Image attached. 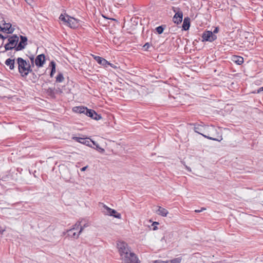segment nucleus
<instances>
[{"label":"nucleus","mask_w":263,"mask_h":263,"mask_svg":"<svg viewBox=\"0 0 263 263\" xmlns=\"http://www.w3.org/2000/svg\"><path fill=\"white\" fill-rule=\"evenodd\" d=\"M194 130L195 132L201 135L204 138H207L210 140H212L213 141H216L220 142L222 140L223 138L221 135L217 136V138H214L213 137L210 136V134L208 133V135H206L202 133V132L204 133H212L214 132H217V129L214 126H202L200 124H194Z\"/></svg>","instance_id":"f257e3e1"},{"label":"nucleus","mask_w":263,"mask_h":263,"mask_svg":"<svg viewBox=\"0 0 263 263\" xmlns=\"http://www.w3.org/2000/svg\"><path fill=\"white\" fill-rule=\"evenodd\" d=\"M18 65V70L21 76L23 77H26L29 73L32 72L31 65L29 61H26L22 58H18L16 59Z\"/></svg>","instance_id":"f03ea898"},{"label":"nucleus","mask_w":263,"mask_h":263,"mask_svg":"<svg viewBox=\"0 0 263 263\" xmlns=\"http://www.w3.org/2000/svg\"><path fill=\"white\" fill-rule=\"evenodd\" d=\"M7 39L8 43L4 45L5 49L1 51V52L4 53L7 51L12 50V49L16 51V47L19 41V37L16 34H13L12 36H8Z\"/></svg>","instance_id":"7ed1b4c3"},{"label":"nucleus","mask_w":263,"mask_h":263,"mask_svg":"<svg viewBox=\"0 0 263 263\" xmlns=\"http://www.w3.org/2000/svg\"><path fill=\"white\" fill-rule=\"evenodd\" d=\"M121 258L125 263H139L137 256L134 252H132L131 249L129 253H126Z\"/></svg>","instance_id":"20e7f679"},{"label":"nucleus","mask_w":263,"mask_h":263,"mask_svg":"<svg viewBox=\"0 0 263 263\" xmlns=\"http://www.w3.org/2000/svg\"><path fill=\"white\" fill-rule=\"evenodd\" d=\"M117 248L120 254L121 258L126 253H129L130 247L128 244L124 241H120L117 243Z\"/></svg>","instance_id":"39448f33"},{"label":"nucleus","mask_w":263,"mask_h":263,"mask_svg":"<svg viewBox=\"0 0 263 263\" xmlns=\"http://www.w3.org/2000/svg\"><path fill=\"white\" fill-rule=\"evenodd\" d=\"M172 10L175 14L173 17V21L177 24H180L182 21L183 12L179 7H172Z\"/></svg>","instance_id":"423d86ee"},{"label":"nucleus","mask_w":263,"mask_h":263,"mask_svg":"<svg viewBox=\"0 0 263 263\" xmlns=\"http://www.w3.org/2000/svg\"><path fill=\"white\" fill-rule=\"evenodd\" d=\"M202 42H212L216 40L217 36L211 31H205L202 35Z\"/></svg>","instance_id":"0eeeda50"},{"label":"nucleus","mask_w":263,"mask_h":263,"mask_svg":"<svg viewBox=\"0 0 263 263\" xmlns=\"http://www.w3.org/2000/svg\"><path fill=\"white\" fill-rule=\"evenodd\" d=\"M20 41L17 43L16 47V51H20L24 49L27 45V37L25 36L20 35Z\"/></svg>","instance_id":"6e6552de"},{"label":"nucleus","mask_w":263,"mask_h":263,"mask_svg":"<svg viewBox=\"0 0 263 263\" xmlns=\"http://www.w3.org/2000/svg\"><path fill=\"white\" fill-rule=\"evenodd\" d=\"M85 115L88 117H89L97 121L102 118L101 115L98 114L94 110L90 109L87 108Z\"/></svg>","instance_id":"1a4fd4ad"},{"label":"nucleus","mask_w":263,"mask_h":263,"mask_svg":"<svg viewBox=\"0 0 263 263\" xmlns=\"http://www.w3.org/2000/svg\"><path fill=\"white\" fill-rule=\"evenodd\" d=\"M45 62V57L44 54L38 55L35 59V64L38 67L43 66Z\"/></svg>","instance_id":"9d476101"},{"label":"nucleus","mask_w":263,"mask_h":263,"mask_svg":"<svg viewBox=\"0 0 263 263\" xmlns=\"http://www.w3.org/2000/svg\"><path fill=\"white\" fill-rule=\"evenodd\" d=\"M3 25L4 27H2V32H7V33H12L14 30V29L12 27V25L10 23H6L4 20H3Z\"/></svg>","instance_id":"9b49d317"},{"label":"nucleus","mask_w":263,"mask_h":263,"mask_svg":"<svg viewBox=\"0 0 263 263\" xmlns=\"http://www.w3.org/2000/svg\"><path fill=\"white\" fill-rule=\"evenodd\" d=\"M92 57H93V59L101 65L107 67L108 65L109 64V62L101 57L94 55H92Z\"/></svg>","instance_id":"f8f14e48"},{"label":"nucleus","mask_w":263,"mask_h":263,"mask_svg":"<svg viewBox=\"0 0 263 263\" xmlns=\"http://www.w3.org/2000/svg\"><path fill=\"white\" fill-rule=\"evenodd\" d=\"M67 25L70 28H76L78 25V22L77 20L73 17H69L67 15Z\"/></svg>","instance_id":"ddd939ff"},{"label":"nucleus","mask_w":263,"mask_h":263,"mask_svg":"<svg viewBox=\"0 0 263 263\" xmlns=\"http://www.w3.org/2000/svg\"><path fill=\"white\" fill-rule=\"evenodd\" d=\"M83 230V227H81L80 230L78 233L76 232H73V230H68L67 231V235L68 236H70L73 238H78Z\"/></svg>","instance_id":"4468645a"},{"label":"nucleus","mask_w":263,"mask_h":263,"mask_svg":"<svg viewBox=\"0 0 263 263\" xmlns=\"http://www.w3.org/2000/svg\"><path fill=\"white\" fill-rule=\"evenodd\" d=\"M5 64L9 68L10 70H14L15 67V58H9L7 59L5 62Z\"/></svg>","instance_id":"2eb2a0df"},{"label":"nucleus","mask_w":263,"mask_h":263,"mask_svg":"<svg viewBox=\"0 0 263 263\" xmlns=\"http://www.w3.org/2000/svg\"><path fill=\"white\" fill-rule=\"evenodd\" d=\"M190 27V18L189 17L184 18L182 24V30L184 31L188 30Z\"/></svg>","instance_id":"dca6fc26"},{"label":"nucleus","mask_w":263,"mask_h":263,"mask_svg":"<svg viewBox=\"0 0 263 263\" xmlns=\"http://www.w3.org/2000/svg\"><path fill=\"white\" fill-rule=\"evenodd\" d=\"M87 108L86 107L84 106H76L73 108V110L76 112L80 114H86V110Z\"/></svg>","instance_id":"f3484780"},{"label":"nucleus","mask_w":263,"mask_h":263,"mask_svg":"<svg viewBox=\"0 0 263 263\" xmlns=\"http://www.w3.org/2000/svg\"><path fill=\"white\" fill-rule=\"evenodd\" d=\"M49 67H51V72L50 73V76L51 78L53 77L54 74L56 71V64L54 61H52L50 62L49 64Z\"/></svg>","instance_id":"a211bd4d"},{"label":"nucleus","mask_w":263,"mask_h":263,"mask_svg":"<svg viewBox=\"0 0 263 263\" xmlns=\"http://www.w3.org/2000/svg\"><path fill=\"white\" fill-rule=\"evenodd\" d=\"M168 211L161 206H159L158 210H157V214L163 217L166 216L168 214Z\"/></svg>","instance_id":"6ab92c4d"},{"label":"nucleus","mask_w":263,"mask_h":263,"mask_svg":"<svg viewBox=\"0 0 263 263\" xmlns=\"http://www.w3.org/2000/svg\"><path fill=\"white\" fill-rule=\"evenodd\" d=\"M233 61L238 65H241L243 63V58L241 57L235 55L233 58Z\"/></svg>","instance_id":"aec40b11"},{"label":"nucleus","mask_w":263,"mask_h":263,"mask_svg":"<svg viewBox=\"0 0 263 263\" xmlns=\"http://www.w3.org/2000/svg\"><path fill=\"white\" fill-rule=\"evenodd\" d=\"M109 216H114V217L118 219H120L121 217V214L117 213L114 209H111L110 213H109Z\"/></svg>","instance_id":"412c9836"},{"label":"nucleus","mask_w":263,"mask_h":263,"mask_svg":"<svg viewBox=\"0 0 263 263\" xmlns=\"http://www.w3.org/2000/svg\"><path fill=\"white\" fill-rule=\"evenodd\" d=\"M101 204H102L103 205V212L106 215H109V213H110V211L112 209L108 207L107 205L102 203H101Z\"/></svg>","instance_id":"4be33fe9"},{"label":"nucleus","mask_w":263,"mask_h":263,"mask_svg":"<svg viewBox=\"0 0 263 263\" xmlns=\"http://www.w3.org/2000/svg\"><path fill=\"white\" fill-rule=\"evenodd\" d=\"M92 141V140H90L88 138H82V141H81V143L91 147L90 143Z\"/></svg>","instance_id":"5701e85b"},{"label":"nucleus","mask_w":263,"mask_h":263,"mask_svg":"<svg viewBox=\"0 0 263 263\" xmlns=\"http://www.w3.org/2000/svg\"><path fill=\"white\" fill-rule=\"evenodd\" d=\"M91 142L93 143V145L96 146L95 148L97 149L99 152L103 153L105 151L103 148L100 146L98 143L93 141H92Z\"/></svg>","instance_id":"b1692460"},{"label":"nucleus","mask_w":263,"mask_h":263,"mask_svg":"<svg viewBox=\"0 0 263 263\" xmlns=\"http://www.w3.org/2000/svg\"><path fill=\"white\" fill-rule=\"evenodd\" d=\"M64 80V78L62 73L60 72L58 73L56 77V82L58 83L62 82Z\"/></svg>","instance_id":"393cba45"},{"label":"nucleus","mask_w":263,"mask_h":263,"mask_svg":"<svg viewBox=\"0 0 263 263\" xmlns=\"http://www.w3.org/2000/svg\"><path fill=\"white\" fill-rule=\"evenodd\" d=\"M54 90V88L49 87L47 89L46 92L49 96L51 97H53L55 95Z\"/></svg>","instance_id":"a878e982"},{"label":"nucleus","mask_w":263,"mask_h":263,"mask_svg":"<svg viewBox=\"0 0 263 263\" xmlns=\"http://www.w3.org/2000/svg\"><path fill=\"white\" fill-rule=\"evenodd\" d=\"M164 27L163 26H159L156 28V30L159 34L163 33Z\"/></svg>","instance_id":"bb28decb"},{"label":"nucleus","mask_w":263,"mask_h":263,"mask_svg":"<svg viewBox=\"0 0 263 263\" xmlns=\"http://www.w3.org/2000/svg\"><path fill=\"white\" fill-rule=\"evenodd\" d=\"M80 227V222H78L73 226V227L71 229H70L69 230H72L73 231L74 230L77 231L79 230Z\"/></svg>","instance_id":"cd10ccee"},{"label":"nucleus","mask_w":263,"mask_h":263,"mask_svg":"<svg viewBox=\"0 0 263 263\" xmlns=\"http://www.w3.org/2000/svg\"><path fill=\"white\" fill-rule=\"evenodd\" d=\"M182 258L181 257L175 258L171 260H170V263H180L181 261Z\"/></svg>","instance_id":"c85d7f7f"},{"label":"nucleus","mask_w":263,"mask_h":263,"mask_svg":"<svg viewBox=\"0 0 263 263\" xmlns=\"http://www.w3.org/2000/svg\"><path fill=\"white\" fill-rule=\"evenodd\" d=\"M59 19L65 22V23H66L67 24V19L65 17V16L63 15V14H61L60 17H59Z\"/></svg>","instance_id":"c756f323"},{"label":"nucleus","mask_w":263,"mask_h":263,"mask_svg":"<svg viewBox=\"0 0 263 263\" xmlns=\"http://www.w3.org/2000/svg\"><path fill=\"white\" fill-rule=\"evenodd\" d=\"M8 37V35L7 36H4L2 34L0 33V39H2L3 40V43H2V45L0 46V50L2 48V45H3V43H4V41L5 39H7Z\"/></svg>","instance_id":"7c9ffc66"},{"label":"nucleus","mask_w":263,"mask_h":263,"mask_svg":"<svg viewBox=\"0 0 263 263\" xmlns=\"http://www.w3.org/2000/svg\"><path fill=\"white\" fill-rule=\"evenodd\" d=\"M29 59L30 60V61H31V65L32 66H34V63H35V60H34V55H31V56L29 57Z\"/></svg>","instance_id":"2f4dec72"},{"label":"nucleus","mask_w":263,"mask_h":263,"mask_svg":"<svg viewBox=\"0 0 263 263\" xmlns=\"http://www.w3.org/2000/svg\"><path fill=\"white\" fill-rule=\"evenodd\" d=\"M151 45L149 43H145L144 46H143V48L146 51L148 50L149 48L150 47Z\"/></svg>","instance_id":"473e14b6"},{"label":"nucleus","mask_w":263,"mask_h":263,"mask_svg":"<svg viewBox=\"0 0 263 263\" xmlns=\"http://www.w3.org/2000/svg\"><path fill=\"white\" fill-rule=\"evenodd\" d=\"M73 139L75 140L77 142L81 143V141H82V138L80 137H73Z\"/></svg>","instance_id":"72a5a7b5"},{"label":"nucleus","mask_w":263,"mask_h":263,"mask_svg":"<svg viewBox=\"0 0 263 263\" xmlns=\"http://www.w3.org/2000/svg\"><path fill=\"white\" fill-rule=\"evenodd\" d=\"M73 139L75 140L77 142L81 143V141H82V138L80 137H73Z\"/></svg>","instance_id":"f704fd0d"},{"label":"nucleus","mask_w":263,"mask_h":263,"mask_svg":"<svg viewBox=\"0 0 263 263\" xmlns=\"http://www.w3.org/2000/svg\"><path fill=\"white\" fill-rule=\"evenodd\" d=\"M15 53V51L13 53H12V51H10L8 53L7 55L9 57H10L11 58H12L13 57H14Z\"/></svg>","instance_id":"c9c22d12"},{"label":"nucleus","mask_w":263,"mask_h":263,"mask_svg":"<svg viewBox=\"0 0 263 263\" xmlns=\"http://www.w3.org/2000/svg\"><path fill=\"white\" fill-rule=\"evenodd\" d=\"M31 73H32L33 74V81L35 82L36 80H37L39 77L36 75H35L33 72H31Z\"/></svg>","instance_id":"e433bc0d"},{"label":"nucleus","mask_w":263,"mask_h":263,"mask_svg":"<svg viewBox=\"0 0 263 263\" xmlns=\"http://www.w3.org/2000/svg\"><path fill=\"white\" fill-rule=\"evenodd\" d=\"M155 263H170L171 261H170H170H166L156 260L155 261Z\"/></svg>","instance_id":"4c0bfd02"},{"label":"nucleus","mask_w":263,"mask_h":263,"mask_svg":"<svg viewBox=\"0 0 263 263\" xmlns=\"http://www.w3.org/2000/svg\"><path fill=\"white\" fill-rule=\"evenodd\" d=\"M219 31V28L218 27H216L213 32H212L213 33V34H214L215 33H217Z\"/></svg>","instance_id":"58836bf2"},{"label":"nucleus","mask_w":263,"mask_h":263,"mask_svg":"<svg viewBox=\"0 0 263 263\" xmlns=\"http://www.w3.org/2000/svg\"><path fill=\"white\" fill-rule=\"evenodd\" d=\"M263 91V86L259 88L258 90H257V93H259L261 91Z\"/></svg>","instance_id":"ea45409f"},{"label":"nucleus","mask_w":263,"mask_h":263,"mask_svg":"<svg viewBox=\"0 0 263 263\" xmlns=\"http://www.w3.org/2000/svg\"><path fill=\"white\" fill-rule=\"evenodd\" d=\"M86 167H87V166H85V167H82L81 168V171H84L86 170Z\"/></svg>","instance_id":"a19ab883"},{"label":"nucleus","mask_w":263,"mask_h":263,"mask_svg":"<svg viewBox=\"0 0 263 263\" xmlns=\"http://www.w3.org/2000/svg\"><path fill=\"white\" fill-rule=\"evenodd\" d=\"M48 229H50V230L54 229L53 226H52V227L51 226H49V227H48Z\"/></svg>","instance_id":"79ce46f5"},{"label":"nucleus","mask_w":263,"mask_h":263,"mask_svg":"<svg viewBox=\"0 0 263 263\" xmlns=\"http://www.w3.org/2000/svg\"><path fill=\"white\" fill-rule=\"evenodd\" d=\"M108 65H110L111 67H113V68H116V66H114V65L112 64H111L109 63V64Z\"/></svg>","instance_id":"37998d69"},{"label":"nucleus","mask_w":263,"mask_h":263,"mask_svg":"<svg viewBox=\"0 0 263 263\" xmlns=\"http://www.w3.org/2000/svg\"><path fill=\"white\" fill-rule=\"evenodd\" d=\"M157 229H158V228H157V226H154V227H153V230H157Z\"/></svg>","instance_id":"c03bdc74"},{"label":"nucleus","mask_w":263,"mask_h":263,"mask_svg":"<svg viewBox=\"0 0 263 263\" xmlns=\"http://www.w3.org/2000/svg\"><path fill=\"white\" fill-rule=\"evenodd\" d=\"M195 212L196 213H199V212H201V211H200V210H196L195 211Z\"/></svg>","instance_id":"a18cd8bd"},{"label":"nucleus","mask_w":263,"mask_h":263,"mask_svg":"<svg viewBox=\"0 0 263 263\" xmlns=\"http://www.w3.org/2000/svg\"><path fill=\"white\" fill-rule=\"evenodd\" d=\"M206 210V209H205V208H202L201 209L200 211H201V212H202V211H204V210Z\"/></svg>","instance_id":"49530a36"},{"label":"nucleus","mask_w":263,"mask_h":263,"mask_svg":"<svg viewBox=\"0 0 263 263\" xmlns=\"http://www.w3.org/2000/svg\"><path fill=\"white\" fill-rule=\"evenodd\" d=\"M87 224H85L83 226H82V227H83V229L84 228V227H87ZM81 227V226H80V227Z\"/></svg>","instance_id":"de8ad7c7"},{"label":"nucleus","mask_w":263,"mask_h":263,"mask_svg":"<svg viewBox=\"0 0 263 263\" xmlns=\"http://www.w3.org/2000/svg\"><path fill=\"white\" fill-rule=\"evenodd\" d=\"M4 231H5L4 230H0V234H2Z\"/></svg>","instance_id":"09e8293b"},{"label":"nucleus","mask_w":263,"mask_h":263,"mask_svg":"<svg viewBox=\"0 0 263 263\" xmlns=\"http://www.w3.org/2000/svg\"><path fill=\"white\" fill-rule=\"evenodd\" d=\"M159 224V223L158 222H154L153 224L154 225V224Z\"/></svg>","instance_id":"8fccbe9b"},{"label":"nucleus","mask_w":263,"mask_h":263,"mask_svg":"<svg viewBox=\"0 0 263 263\" xmlns=\"http://www.w3.org/2000/svg\"><path fill=\"white\" fill-rule=\"evenodd\" d=\"M0 31H2V27L0 26Z\"/></svg>","instance_id":"3c124183"},{"label":"nucleus","mask_w":263,"mask_h":263,"mask_svg":"<svg viewBox=\"0 0 263 263\" xmlns=\"http://www.w3.org/2000/svg\"><path fill=\"white\" fill-rule=\"evenodd\" d=\"M28 1H29V0H25V1H26V2Z\"/></svg>","instance_id":"603ef678"}]
</instances>
